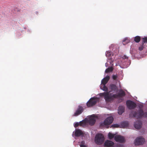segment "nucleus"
I'll use <instances>...</instances> for the list:
<instances>
[{"instance_id": "nucleus-1", "label": "nucleus", "mask_w": 147, "mask_h": 147, "mask_svg": "<svg viewBox=\"0 0 147 147\" xmlns=\"http://www.w3.org/2000/svg\"><path fill=\"white\" fill-rule=\"evenodd\" d=\"M105 140L104 135L101 133L97 134L95 137L94 141L96 144L98 145L102 144Z\"/></svg>"}, {"instance_id": "nucleus-2", "label": "nucleus", "mask_w": 147, "mask_h": 147, "mask_svg": "<svg viewBox=\"0 0 147 147\" xmlns=\"http://www.w3.org/2000/svg\"><path fill=\"white\" fill-rule=\"evenodd\" d=\"M134 117L137 118H141L142 117H147V112H144L142 109H140L134 112L133 114Z\"/></svg>"}, {"instance_id": "nucleus-3", "label": "nucleus", "mask_w": 147, "mask_h": 147, "mask_svg": "<svg viewBox=\"0 0 147 147\" xmlns=\"http://www.w3.org/2000/svg\"><path fill=\"white\" fill-rule=\"evenodd\" d=\"M145 142V139L142 137L137 138L135 140L134 143L136 146L143 144Z\"/></svg>"}, {"instance_id": "nucleus-4", "label": "nucleus", "mask_w": 147, "mask_h": 147, "mask_svg": "<svg viewBox=\"0 0 147 147\" xmlns=\"http://www.w3.org/2000/svg\"><path fill=\"white\" fill-rule=\"evenodd\" d=\"M96 98L92 97L90 98L86 103V105L88 107H92L95 105L97 102Z\"/></svg>"}, {"instance_id": "nucleus-5", "label": "nucleus", "mask_w": 147, "mask_h": 147, "mask_svg": "<svg viewBox=\"0 0 147 147\" xmlns=\"http://www.w3.org/2000/svg\"><path fill=\"white\" fill-rule=\"evenodd\" d=\"M126 104L127 107L130 109H134L136 107V104L131 100H127L126 102Z\"/></svg>"}, {"instance_id": "nucleus-6", "label": "nucleus", "mask_w": 147, "mask_h": 147, "mask_svg": "<svg viewBox=\"0 0 147 147\" xmlns=\"http://www.w3.org/2000/svg\"><path fill=\"white\" fill-rule=\"evenodd\" d=\"M115 140L117 142L123 143L125 142L124 138L120 135H117L114 137Z\"/></svg>"}, {"instance_id": "nucleus-7", "label": "nucleus", "mask_w": 147, "mask_h": 147, "mask_svg": "<svg viewBox=\"0 0 147 147\" xmlns=\"http://www.w3.org/2000/svg\"><path fill=\"white\" fill-rule=\"evenodd\" d=\"M101 94L104 96V98L107 101L113 100L112 95H109V92H104Z\"/></svg>"}, {"instance_id": "nucleus-8", "label": "nucleus", "mask_w": 147, "mask_h": 147, "mask_svg": "<svg viewBox=\"0 0 147 147\" xmlns=\"http://www.w3.org/2000/svg\"><path fill=\"white\" fill-rule=\"evenodd\" d=\"M113 120V118L112 117H108L105 120L104 124L105 125H109L112 123Z\"/></svg>"}, {"instance_id": "nucleus-9", "label": "nucleus", "mask_w": 147, "mask_h": 147, "mask_svg": "<svg viewBox=\"0 0 147 147\" xmlns=\"http://www.w3.org/2000/svg\"><path fill=\"white\" fill-rule=\"evenodd\" d=\"M83 110L84 109L83 107L81 106H79L78 109L74 113L73 116H76L80 114L83 112Z\"/></svg>"}, {"instance_id": "nucleus-10", "label": "nucleus", "mask_w": 147, "mask_h": 147, "mask_svg": "<svg viewBox=\"0 0 147 147\" xmlns=\"http://www.w3.org/2000/svg\"><path fill=\"white\" fill-rule=\"evenodd\" d=\"M142 123L140 121H137L134 124V127L137 129H140L142 127Z\"/></svg>"}, {"instance_id": "nucleus-11", "label": "nucleus", "mask_w": 147, "mask_h": 147, "mask_svg": "<svg viewBox=\"0 0 147 147\" xmlns=\"http://www.w3.org/2000/svg\"><path fill=\"white\" fill-rule=\"evenodd\" d=\"M114 144L113 142L109 140L105 141L104 143V146L107 147L112 146Z\"/></svg>"}, {"instance_id": "nucleus-12", "label": "nucleus", "mask_w": 147, "mask_h": 147, "mask_svg": "<svg viewBox=\"0 0 147 147\" xmlns=\"http://www.w3.org/2000/svg\"><path fill=\"white\" fill-rule=\"evenodd\" d=\"M110 79L109 76H107L104 78L101 81V84L103 85L106 84Z\"/></svg>"}, {"instance_id": "nucleus-13", "label": "nucleus", "mask_w": 147, "mask_h": 147, "mask_svg": "<svg viewBox=\"0 0 147 147\" xmlns=\"http://www.w3.org/2000/svg\"><path fill=\"white\" fill-rule=\"evenodd\" d=\"M83 133L81 130L78 129L76 130L74 133V134L76 136L78 137L83 135Z\"/></svg>"}, {"instance_id": "nucleus-14", "label": "nucleus", "mask_w": 147, "mask_h": 147, "mask_svg": "<svg viewBox=\"0 0 147 147\" xmlns=\"http://www.w3.org/2000/svg\"><path fill=\"white\" fill-rule=\"evenodd\" d=\"M124 111V108L122 106H120L118 108V113L119 115H121Z\"/></svg>"}, {"instance_id": "nucleus-15", "label": "nucleus", "mask_w": 147, "mask_h": 147, "mask_svg": "<svg viewBox=\"0 0 147 147\" xmlns=\"http://www.w3.org/2000/svg\"><path fill=\"white\" fill-rule=\"evenodd\" d=\"M129 126V123L127 121H124L122 122L121 124V127L123 128L127 127Z\"/></svg>"}, {"instance_id": "nucleus-16", "label": "nucleus", "mask_w": 147, "mask_h": 147, "mask_svg": "<svg viewBox=\"0 0 147 147\" xmlns=\"http://www.w3.org/2000/svg\"><path fill=\"white\" fill-rule=\"evenodd\" d=\"M96 122V120L94 118H92L89 119L88 122L91 125H94Z\"/></svg>"}, {"instance_id": "nucleus-17", "label": "nucleus", "mask_w": 147, "mask_h": 147, "mask_svg": "<svg viewBox=\"0 0 147 147\" xmlns=\"http://www.w3.org/2000/svg\"><path fill=\"white\" fill-rule=\"evenodd\" d=\"M125 92L123 90H121L119 93L117 94L118 96L119 97H122L125 96Z\"/></svg>"}, {"instance_id": "nucleus-18", "label": "nucleus", "mask_w": 147, "mask_h": 147, "mask_svg": "<svg viewBox=\"0 0 147 147\" xmlns=\"http://www.w3.org/2000/svg\"><path fill=\"white\" fill-rule=\"evenodd\" d=\"M110 87L112 91H115L117 89V87L116 85L112 84L110 85Z\"/></svg>"}, {"instance_id": "nucleus-19", "label": "nucleus", "mask_w": 147, "mask_h": 147, "mask_svg": "<svg viewBox=\"0 0 147 147\" xmlns=\"http://www.w3.org/2000/svg\"><path fill=\"white\" fill-rule=\"evenodd\" d=\"M141 39L140 36H136L134 38V41L137 43L140 42Z\"/></svg>"}, {"instance_id": "nucleus-20", "label": "nucleus", "mask_w": 147, "mask_h": 147, "mask_svg": "<svg viewBox=\"0 0 147 147\" xmlns=\"http://www.w3.org/2000/svg\"><path fill=\"white\" fill-rule=\"evenodd\" d=\"M105 84H102V86L100 87V88L102 90L107 92L108 90V89L107 87L105 86Z\"/></svg>"}, {"instance_id": "nucleus-21", "label": "nucleus", "mask_w": 147, "mask_h": 147, "mask_svg": "<svg viewBox=\"0 0 147 147\" xmlns=\"http://www.w3.org/2000/svg\"><path fill=\"white\" fill-rule=\"evenodd\" d=\"M123 45H125L129 42V40L127 38H125L122 41Z\"/></svg>"}, {"instance_id": "nucleus-22", "label": "nucleus", "mask_w": 147, "mask_h": 147, "mask_svg": "<svg viewBox=\"0 0 147 147\" xmlns=\"http://www.w3.org/2000/svg\"><path fill=\"white\" fill-rule=\"evenodd\" d=\"M113 70V68L112 67H108L107 69L105 71V72L106 73H107L109 72H112Z\"/></svg>"}, {"instance_id": "nucleus-23", "label": "nucleus", "mask_w": 147, "mask_h": 147, "mask_svg": "<svg viewBox=\"0 0 147 147\" xmlns=\"http://www.w3.org/2000/svg\"><path fill=\"white\" fill-rule=\"evenodd\" d=\"M84 144L85 142L84 141H82L81 142H79V145L80 147H86Z\"/></svg>"}, {"instance_id": "nucleus-24", "label": "nucleus", "mask_w": 147, "mask_h": 147, "mask_svg": "<svg viewBox=\"0 0 147 147\" xmlns=\"http://www.w3.org/2000/svg\"><path fill=\"white\" fill-rule=\"evenodd\" d=\"M115 136V135L111 133H109L108 134V137L109 139H111L113 138Z\"/></svg>"}, {"instance_id": "nucleus-25", "label": "nucleus", "mask_w": 147, "mask_h": 147, "mask_svg": "<svg viewBox=\"0 0 147 147\" xmlns=\"http://www.w3.org/2000/svg\"><path fill=\"white\" fill-rule=\"evenodd\" d=\"M79 124L80 125V126L85 125L86 124V121L84 120H83L80 121L79 123Z\"/></svg>"}, {"instance_id": "nucleus-26", "label": "nucleus", "mask_w": 147, "mask_h": 147, "mask_svg": "<svg viewBox=\"0 0 147 147\" xmlns=\"http://www.w3.org/2000/svg\"><path fill=\"white\" fill-rule=\"evenodd\" d=\"M144 46V45H142H142L139 47V50L140 51L142 50L143 49Z\"/></svg>"}, {"instance_id": "nucleus-27", "label": "nucleus", "mask_w": 147, "mask_h": 147, "mask_svg": "<svg viewBox=\"0 0 147 147\" xmlns=\"http://www.w3.org/2000/svg\"><path fill=\"white\" fill-rule=\"evenodd\" d=\"M119 125L117 124H114L112 125L111 127H118Z\"/></svg>"}, {"instance_id": "nucleus-28", "label": "nucleus", "mask_w": 147, "mask_h": 147, "mask_svg": "<svg viewBox=\"0 0 147 147\" xmlns=\"http://www.w3.org/2000/svg\"><path fill=\"white\" fill-rule=\"evenodd\" d=\"M112 99H113V98H116L118 97V96L117 94H114L113 95H112Z\"/></svg>"}, {"instance_id": "nucleus-29", "label": "nucleus", "mask_w": 147, "mask_h": 147, "mask_svg": "<svg viewBox=\"0 0 147 147\" xmlns=\"http://www.w3.org/2000/svg\"><path fill=\"white\" fill-rule=\"evenodd\" d=\"M111 53L109 52H107L106 54V56L107 57H109L111 55Z\"/></svg>"}, {"instance_id": "nucleus-30", "label": "nucleus", "mask_w": 147, "mask_h": 147, "mask_svg": "<svg viewBox=\"0 0 147 147\" xmlns=\"http://www.w3.org/2000/svg\"><path fill=\"white\" fill-rule=\"evenodd\" d=\"M117 78V75H113V76L112 78L114 80H116Z\"/></svg>"}, {"instance_id": "nucleus-31", "label": "nucleus", "mask_w": 147, "mask_h": 147, "mask_svg": "<svg viewBox=\"0 0 147 147\" xmlns=\"http://www.w3.org/2000/svg\"><path fill=\"white\" fill-rule=\"evenodd\" d=\"M122 58L123 59H128V57L126 56L125 55H123L122 57Z\"/></svg>"}, {"instance_id": "nucleus-32", "label": "nucleus", "mask_w": 147, "mask_h": 147, "mask_svg": "<svg viewBox=\"0 0 147 147\" xmlns=\"http://www.w3.org/2000/svg\"><path fill=\"white\" fill-rule=\"evenodd\" d=\"M79 125H80L79 123L78 122H77L75 124L74 126L75 127H76L78 126Z\"/></svg>"}]
</instances>
